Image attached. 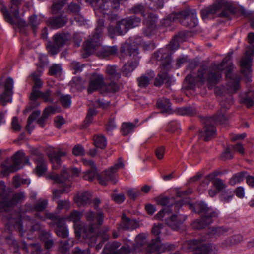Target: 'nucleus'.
<instances>
[{
  "mask_svg": "<svg viewBox=\"0 0 254 254\" xmlns=\"http://www.w3.org/2000/svg\"><path fill=\"white\" fill-rule=\"evenodd\" d=\"M64 3L63 1L54 3L52 6L53 14H56L64 6Z\"/></svg>",
  "mask_w": 254,
  "mask_h": 254,
  "instance_id": "774afa93",
  "label": "nucleus"
},
{
  "mask_svg": "<svg viewBox=\"0 0 254 254\" xmlns=\"http://www.w3.org/2000/svg\"><path fill=\"white\" fill-rule=\"evenodd\" d=\"M103 27V21H99L95 33L85 42L84 50L87 55L95 52L99 57L105 58L117 53L118 48L116 46L102 47L100 45L99 41L102 35Z\"/></svg>",
  "mask_w": 254,
  "mask_h": 254,
  "instance_id": "f03ea898",
  "label": "nucleus"
},
{
  "mask_svg": "<svg viewBox=\"0 0 254 254\" xmlns=\"http://www.w3.org/2000/svg\"><path fill=\"white\" fill-rule=\"evenodd\" d=\"M14 81L11 77L7 78L4 82L3 91L0 94V102L3 105L11 102L13 94Z\"/></svg>",
  "mask_w": 254,
  "mask_h": 254,
  "instance_id": "6ab92c4d",
  "label": "nucleus"
},
{
  "mask_svg": "<svg viewBox=\"0 0 254 254\" xmlns=\"http://www.w3.org/2000/svg\"><path fill=\"white\" fill-rule=\"evenodd\" d=\"M179 47L178 37L176 36L170 41L166 49H159L155 52L153 55V58L157 61H160L163 68H166L171 61L170 55L168 51H170L171 53H173L178 49Z\"/></svg>",
  "mask_w": 254,
  "mask_h": 254,
  "instance_id": "f8f14e48",
  "label": "nucleus"
},
{
  "mask_svg": "<svg viewBox=\"0 0 254 254\" xmlns=\"http://www.w3.org/2000/svg\"><path fill=\"white\" fill-rule=\"evenodd\" d=\"M25 154L23 151H18L13 156L11 160L7 159L6 162L2 165L4 170L3 174L15 172L22 167V162L25 160Z\"/></svg>",
  "mask_w": 254,
  "mask_h": 254,
  "instance_id": "2eb2a0df",
  "label": "nucleus"
},
{
  "mask_svg": "<svg viewBox=\"0 0 254 254\" xmlns=\"http://www.w3.org/2000/svg\"><path fill=\"white\" fill-rule=\"evenodd\" d=\"M82 214L77 211H73L65 218H63L65 221H71L74 223L75 232L76 235L81 234L83 236V228L81 227V218Z\"/></svg>",
  "mask_w": 254,
  "mask_h": 254,
  "instance_id": "5701e85b",
  "label": "nucleus"
},
{
  "mask_svg": "<svg viewBox=\"0 0 254 254\" xmlns=\"http://www.w3.org/2000/svg\"><path fill=\"white\" fill-rule=\"evenodd\" d=\"M156 201L158 204L165 207L163 209L168 210V212L174 211L175 212H177L182 207L183 204L181 202H178L174 203L173 198H170L166 196H160L156 199Z\"/></svg>",
  "mask_w": 254,
  "mask_h": 254,
  "instance_id": "aec40b11",
  "label": "nucleus"
},
{
  "mask_svg": "<svg viewBox=\"0 0 254 254\" xmlns=\"http://www.w3.org/2000/svg\"><path fill=\"white\" fill-rule=\"evenodd\" d=\"M10 1L11 4L10 7V10L13 15V17L11 16L7 7L5 5H2L0 9V11L3 14L5 20L11 25L15 24L16 22L18 21H20L22 22V20L20 19L19 17V6L23 0H10Z\"/></svg>",
  "mask_w": 254,
  "mask_h": 254,
  "instance_id": "4468645a",
  "label": "nucleus"
},
{
  "mask_svg": "<svg viewBox=\"0 0 254 254\" xmlns=\"http://www.w3.org/2000/svg\"><path fill=\"white\" fill-rule=\"evenodd\" d=\"M147 234L145 233H141L138 235L135 238L136 247L140 248L145 244Z\"/></svg>",
  "mask_w": 254,
  "mask_h": 254,
  "instance_id": "09e8293b",
  "label": "nucleus"
},
{
  "mask_svg": "<svg viewBox=\"0 0 254 254\" xmlns=\"http://www.w3.org/2000/svg\"><path fill=\"white\" fill-rule=\"evenodd\" d=\"M67 21L66 17L62 16L53 17L47 20L48 25L53 29H58L64 26L67 23Z\"/></svg>",
  "mask_w": 254,
  "mask_h": 254,
  "instance_id": "bb28decb",
  "label": "nucleus"
},
{
  "mask_svg": "<svg viewBox=\"0 0 254 254\" xmlns=\"http://www.w3.org/2000/svg\"><path fill=\"white\" fill-rule=\"evenodd\" d=\"M106 73L111 79H118L120 78V74L117 71L116 66L114 65L107 66Z\"/></svg>",
  "mask_w": 254,
  "mask_h": 254,
  "instance_id": "a19ab883",
  "label": "nucleus"
},
{
  "mask_svg": "<svg viewBox=\"0 0 254 254\" xmlns=\"http://www.w3.org/2000/svg\"><path fill=\"white\" fill-rule=\"evenodd\" d=\"M213 184L218 191H221L226 187L223 181L221 179L218 178L213 181Z\"/></svg>",
  "mask_w": 254,
  "mask_h": 254,
  "instance_id": "052dcab7",
  "label": "nucleus"
},
{
  "mask_svg": "<svg viewBox=\"0 0 254 254\" xmlns=\"http://www.w3.org/2000/svg\"><path fill=\"white\" fill-rule=\"evenodd\" d=\"M129 29L138 26L140 22L141 19L135 16H132L128 18H126Z\"/></svg>",
  "mask_w": 254,
  "mask_h": 254,
  "instance_id": "3c124183",
  "label": "nucleus"
},
{
  "mask_svg": "<svg viewBox=\"0 0 254 254\" xmlns=\"http://www.w3.org/2000/svg\"><path fill=\"white\" fill-rule=\"evenodd\" d=\"M147 74L148 76H147L146 75H142L137 79L139 87L142 88H146L149 84L150 80L155 75L154 72L151 70L148 71Z\"/></svg>",
  "mask_w": 254,
  "mask_h": 254,
  "instance_id": "473e14b6",
  "label": "nucleus"
},
{
  "mask_svg": "<svg viewBox=\"0 0 254 254\" xmlns=\"http://www.w3.org/2000/svg\"><path fill=\"white\" fill-rule=\"evenodd\" d=\"M67 153L65 151L59 150L57 152H53L49 155V159L53 164V168L58 169L61 165V157L64 156Z\"/></svg>",
  "mask_w": 254,
  "mask_h": 254,
  "instance_id": "c85d7f7f",
  "label": "nucleus"
},
{
  "mask_svg": "<svg viewBox=\"0 0 254 254\" xmlns=\"http://www.w3.org/2000/svg\"><path fill=\"white\" fill-rule=\"evenodd\" d=\"M190 209L195 213L201 214L199 220L194 221L192 227L195 229H201L211 224L214 218L217 217V214L212 209L208 208L206 204L202 202H197L194 204H189Z\"/></svg>",
  "mask_w": 254,
  "mask_h": 254,
  "instance_id": "20e7f679",
  "label": "nucleus"
},
{
  "mask_svg": "<svg viewBox=\"0 0 254 254\" xmlns=\"http://www.w3.org/2000/svg\"><path fill=\"white\" fill-rule=\"evenodd\" d=\"M135 128V125L132 123H124L122 126V131L124 135H128L132 132Z\"/></svg>",
  "mask_w": 254,
  "mask_h": 254,
  "instance_id": "de8ad7c7",
  "label": "nucleus"
},
{
  "mask_svg": "<svg viewBox=\"0 0 254 254\" xmlns=\"http://www.w3.org/2000/svg\"><path fill=\"white\" fill-rule=\"evenodd\" d=\"M91 200V194L88 191L80 192L77 193L76 196L74 198L75 203L79 206L86 205L90 203Z\"/></svg>",
  "mask_w": 254,
  "mask_h": 254,
  "instance_id": "cd10ccee",
  "label": "nucleus"
},
{
  "mask_svg": "<svg viewBox=\"0 0 254 254\" xmlns=\"http://www.w3.org/2000/svg\"><path fill=\"white\" fill-rule=\"evenodd\" d=\"M182 249L186 252H194L195 254H214L215 252L214 246L206 243L201 239L185 242Z\"/></svg>",
  "mask_w": 254,
  "mask_h": 254,
  "instance_id": "1a4fd4ad",
  "label": "nucleus"
},
{
  "mask_svg": "<svg viewBox=\"0 0 254 254\" xmlns=\"http://www.w3.org/2000/svg\"><path fill=\"white\" fill-rule=\"evenodd\" d=\"M61 66L59 64L53 65L49 69V74L51 75L59 74L61 73Z\"/></svg>",
  "mask_w": 254,
  "mask_h": 254,
  "instance_id": "e2e57ef3",
  "label": "nucleus"
},
{
  "mask_svg": "<svg viewBox=\"0 0 254 254\" xmlns=\"http://www.w3.org/2000/svg\"><path fill=\"white\" fill-rule=\"evenodd\" d=\"M221 106V111L214 117H207L205 119L203 130L199 133V137L207 141L216 135V130L214 126V124L219 123L221 124H225L228 120V116L225 115L226 109L230 108V105H225L223 102H220Z\"/></svg>",
  "mask_w": 254,
  "mask_h": 254,
  "instance_id": "7ed1b4c3",
  "label": "nucleus"
},
{
  "mask_svg": "<svg viewBox=\"0 0 254 254\" xmlns=\"http://www.w3.org/2000/svg\"><path fill=\"white\" fill-rule=\"evenodd\" d=\"M97 111L94 108H89L86 117L84 120L85 127L88 126L92 121L93 117L96 115Z\"/></svg>",
  "mask_w": 254,
  "mask_h": 254,
  "instance_id": "864d4df0",
  "label": "nucleus"
},
{
  "mask_svg": "<svg viewBox=\"0 0 254 254\" xmlns=\"http://www.w3.org/2000/svg\"><path fill=\"white\" fill-rule=\"evenodd\" d=\"M29 23L33 30L35 32L37 28L38 25L39 24V22L38 20L37 16L36 15H32L29 17Z\"/></svg>",
  "mask_w": 254,
  "mask_h": 254,
  "instance_id": "680f3d73",
  "label": "nucleus"
},
{
  "mask_svg": "<svg viewBox=\"0 0 254 254\" xmlns=\"http://www.w3.org/2000/svg\"><path fill=\"white\" fill-rule=\"evenodd\" d=\"M86 221L89 223V225L83 227V237L95 240L94 230L95 228L101 226L103 222L104 215L101 212L96 215L94 212L89 211L85 214Z\"/></svg>",
  "mask_w": 254,
  "mask_h": 254,
  "instance_id": "9d476101",
  "label": "nucleus"
},
{
  "mask_svg": "<svg viewBox=\"0 0 254 254\" xmlns=\"http://www.w3.org/2000/svg\"><path fill=\"white\" fill-rule=\"evenodd\" d=\"M121 51L133 59V61L127 63L123 67V74L126 76H129L138 64V46L134 42H127L122 45Z\"/></svg>",
  "mask_w": 254,
  "mask_h": 254,
  "instance_id": "0eeeda50",
  "label": "nucleus"
},
{
  "mask_svg": "<svg viewBox=\"0 0 254 254\" xmlns=\"http://www.w3.org/2000/svg\"><path fill=\"white\" fill-rule=\"evenodd\" d=\"M72 153L75 156H81L84 153V149L81 145H78L73 147Z\"/></svg>",
  "mask_w": 254,
  "mask_h": 254,
  "instance_id": "69168bd1",
  "label": "nucleus"
},
{
  "mask_svg": "<svg viewBox=\"0 0 254 254\" xmlns=\"http://www.w3.org/2000/svg\"><path fill=\"white\" fill-rule=\"evenodd\" d=\"M60 101L63 107L67 108L71 104V97L69 95H62L60 97Z\"/></svg>",
  "mask_w": 254,
  "mask_h": 254,
  "instance_id": "8fccbe9b",
  "label": "nucleus"
},
{
  "mask_svg": "<svg viewBox=\"0 0 254 254\" xmlns=\"http://www.w3.org/2000/svg\"><path fill=\"white\" fill-rule=\"evenodd\" d=\"M170 78L166 72L161 71L155 78L154 85L156 87H160L163 84L165 81L168 82Z\"/></svg>",
  "mask_w": 254,
  "mask_h": 254,
  "instance_id": "c9c22d12",
  "label": "nucleus"
},
{
  "mask_svg": "<svg viewBox=\"0 0 254 254\" xmlns=\"http://www.w3.org/2000/svg\"><path fill=\"white\" fill-rule=\"evenodd\" d=\"M94 142L95 146L101 149L104 148L107 145L106 139L104 136L101 135L95 136Z\"/></svg>",
  "mask_w": 254,
  "mask_h": 254,
  "instance_id": "49530a36",
  "label": "nucleus"
},
{
  "mask_svg": "<svg viewBox=\"0 0 254 254\" xmlns=\"http://www.w3.org/2000/svg\"><path fill=\"white\" fill-rule=\"evenodd\" d=\"M48 201L46 199L39 200L35 204L34 209L37 212L43 211L46 208Z\"/></svg>",
  "mask_w": 254,
  "mask_h": 254,
  "instance_id": "4d7b16f0",
  "label": "nucleus"
},
{
  "mask_svg": "<svg viewBox=\"0 0 254 254\" xmlns=\"http://www.w3.org/2000/svg\"><path fill=\"white\" fill-rule=\"evenodd\" d=\"M138 224L136 221L127 217L125 214H122V220L119 229L132 230L136 228Z\"/></svg>",
  "mask_w": 254,
  "mask_h": 254,
  "instance_id": "a878e982",
  "label": "nucleus"
},
{
  "mask_svg": "<svg viewBox=\"0 0 254 254\" xmlns=\"http://www.w3.org/2000/svg\"><path fill=\"white\" fill-rule=\"evenodd\" d=\"M164 5V0H150L148 4L149 9L154 11L163 8Z\"/></svg>",
  "mask_w": 254,
  "mask_h": 254,
  "instance_id": "a18cd8bd",
  "label": "nucleus"
},
{
  "mask_svg": "<svg viewBox=\"0 0 254 254\" xmlns=\"http://www.w3.org/2000/svg\"><path fill=\"white\" fill-rule=\"evenodd\" d=\"M48 178L53 180L55 183L59 184L61 188V190H53V197L54 199H57L62 194L68 193L71 190L72 182L69 179V173L65 167L63 168L60 175L51 173L48 175Z\"/></svg>",
  "mask_w": 254,
  "mask_h": 254,
  "instance_id": "6e6552de",
  "label": "nucleus"
},
{
  "mask_svg": "<svg viewBox=\"0 0 254 254\" xmlns=\"http://www.w3.org/2000/svg\"><path fill=\"white\" fill-rule=\"evenodd\" d=\"M246 175H247L246 172H241L234 174L229 180L230 184L234 186L241 182L245 178Z\"/></svg>",
  "mask_w": 254,
  "mask_h": 254,
  "instance_id": "79ce46f5",
  "label": "nucleus"
},
{
  "mask_svg": "<svg viewBox=\"0 0 254 254\" xmlns=\"http://www.w3.org/2000/svg\"><path fill=\"white\" fill-rule=\"evenodd\" d=\"M70 208V202L68 200H59L57 202V209L60 210L63 209H68Z\"/></svg>",
  "mask_w": 254,
  "mask_h": 254,
  "instance_id": "bf43d9fd",
  "label": "nucleus"
},
{
  "mask_svg": "<svg viewBox=\"0 0 254 254\" xmlns=\"http://www.w3.org/2000/svg\"><path fill=\"white\" fill-rule=\"evenodd\" d=\"M41 94L42 92L39 89H32L29 97L30 103L28 108L30 110L39 105L40 103L37 102L36 100L39 98H41Z\"/></svg>",
  "mask_w": 254,
  "mask_h": 254,
  "instance_id": "72a5a7b5",
  "label": "nucleus"
},
{
  "mask_svg": "<svg viewBox=\"0 0 254 254\" xmlns=\"http://www.w3.org/2000/svg\"><path fill=\"white\" fill-rule=\"evenodd\" d=\"M41 98L45 102L52 103L53 101L51 97V91L49 90H47L43 92H42Z\"/></svg>",
  "mask_w": 254,
  "mask_h": 254,
  "instance_id": "0e129e2a",
  "label": "nucleus"
},
{
  "mask_svg": "<svg viewBox=\"0 0 254 254\" xmlns=\"http://www.w3.org/2000/svg\"><path fill=\"white\" fill-rule=\"evenodd\" d=\"M121 243L114 241L104 248L102 254H129L132 249L133 243L128 241L127 245L122 246L120 249Z\"/></svg>",
  "mask_w": 254,
  "mask_h": 254,
  "instance_id": "f3484780",
  "label": "nucleus"
},
{
  "mask_svg": "<svg viewBox=\"0 0 254 254\" xmlns=\"http://www.w3.org/2000/svg\"><path fill=\"white\" fill-rule=\"evenodd\" d=\"M126 19H122L117 24V32L119 35H123L129 29Z\"/></svg>",
  "mask_w": 254,
  "mask_h": 254,
  "instance_id": "58836bf2",
  "label": "nucleus"
},
{
  "mask_svg": "<svg viewBox=\"0 0 254 254\" xmlns=\"http://www.w3.org/2000/svg\"><path fill=\"white\" fill-rule=\"evenodd\" d=\"M232 54V53H229L220 63H212L208 69L203 66L201 67L195 78H193L191 75H188L185 78L186 81L191 86H194L196 83H199L202 85L206 77L208 86L211 88L220 81L222 78V72L225 69L227 71L226 77L230 79L227 84L228 90L232 93L236 92L240 87V80L238 79H231L230 72L233 67L231 61Z\"/></svg>",
  "mask_w": 254,
  "mask_h": 254,
  "instance_id": "f257e3e1",
  "label": "nucleus"
},
{
  "mask_svg": "<svg viewBox=\"0 0 254 254\" xmlns=\"http://www.w3.org/2000/svg\"><path fill=\"white\" fill-rule=\"evenodd\" d=\"M174 18L179 19L180 22L184 26L190 28L195 27L197 25V18L195 11L185 10L173 14Z\"/></svg>",
  "mask_w": 254,
  "mask_h": 254,
  "instance_id": "dca6fc26",
  "label": "nucleus"
},
{
  "mask_svg": "<svg viewBox=\"0 0 254 254\" xmlns=\"http://www.w3.org/2000/svg\"><path fill=\"white\" fill-rule=\"evenodd\" d=\"M56 232L57 235L62 238H66L68 235V231L65 224L64 218H60L57 222Z\"/></svg>",
  "mask_w": 254,
  "mask_h": 254,
  "instance_id": "c756f323",
  "label": "nucleus"
},
{
  "mask_svg": "<svg viewBox=\"0 0 254 254\" xmlns=\"http://www.w3.org/2000/svg\"><path fill=\"white\" fill-rule=\"evenodd\" d=\"M124 167V164L121 158H119L118 162L108 169L105 170L101 175L98 177L100 184L102 185H107L108 182L110 181L112 184H116L118 182V175L116 173L121 168Z\"/></svg>",
  "mask_w": 254,
  "mask_h": 254,
  "instance_id": "ddd939ff",
  "label": "nucleus"
},
{
  "mask_svg": "<svg viewBox=\"0 0 254 254\" xmlns=\"http://www.w3.org/2000/svg\"><path fill=\"white\" fill-rule=\"evenodd\" d=\"M69 35L68 33H57L54 35V43L58 47H62L66 44L69 39Z\"/></svg>",
  "mask_w": 254,
  "mask_h": 254,
  "instance_id": "2f4dec72",
  "label": "nucleus"
},
{
  "mask_svg": "<svg viewBox=\"0 0 254 254\" xmlns=\"http://www.w3.org/2000/svg\"><path fill=\"white\" fill-rule=\"evenodd\" d=\"M242 240V237L241 235H234L231 237L227 238L222 243L224 248L231 246L235 245Z\"/></svg>",
  "mask_w": 254,
  "mask_h": 254,
  "instance_id": "4c0bfd02",
  "label": "nucleus"
},
{
  "mask_svg": "<svg viewBox=\"0 0 254 254\" xmlns=\"http://www.w3.org/2000/svg\"><path fill=\"white\" fill-rule=\"evenodd\" d=\"M220 9L223 10V11L219 14L220 17L229 18L234 11V7L231 2L225 0H217L216 2L213 5L201 10V14L202 19L205 20L211 17Z\"/></svg>",
  "mask_w": 254,
  "mask_h": 254,
  "instance_id": "423d86ee",
  "label": "nucleus"
},
{
  "mask_svg": "<svg viewBox=\"0 0 254 254\" xmlns=\"http://www.w3.org/2000/svg\"><path fill=\"white\" fill-rule=\"evenodd\" d=\"M252 57L253 53H249L248 51L247 50L244 56L242 58L240 61L242 72L246 76H247L249 81H250V75L252 72L251 65Z\"/></svg>",
  "mask_w": 254,
  "mask_h": 254,
  "instance_id": "4be33fe9",
  "label": "nucleus"
},
{
  "mask_svg": "<svg viewBox=\"0 0 254 254\" xmlns=\"http://www.w3.org/2000/svg\"><path fill=\"white\" fill-rule=\"evenodd\" d=\"M119 91L118 85L114 83L111 82L109 84H106L104 83L102 86L100 92L104 94H114Z\"/></svg>",
  "mask_w": 254,
  "mask_h": 254,
  "instance_id": "f704fd0d",
  "label": "nucleus"
},
{
  "mask_svg": "<svg viewBox=\"0 0 254 254\" xmlns=\"http://www.w3.org/2000/svg\"><path fill=\"white\" fill-rule=\"evenodd\" d=\"M157 107L163 112H168L171 110V104L169 100L166 98L158 100L157 102Z\"/></svg>",
  "mask_w": 254,
  "mask_h": 254,
  "instance_id": "ea45409f",
  "label": "nucleus"
},
{
  "mask_svg": "<svg viewBox=\"0 0 254 254\" xmlns=\"http://www.w3.org/2000/svg\"><path fill=\"white\" fill-rule=\"evenodd\" d=\"M47 170V165L44 161L43 157L40 156L39 160L37 162L36 168V172L38 176H40L43 174Z\"/></svg>",
  "mask_w": 254,
  "mask_h": 254,
  "instance_id": "37998d69",
  "label": "nucleus"
},
{
  "mask_svg": "<svg viewBox=\"0 0 254 254\" xmlns=\"http://www.w3.org/2000/svg\"><path fill=\"white\" fill-rule=\"evenodd\" d=\"M113 200L117 203H122L125 200V195L123 193L119 194H113L112 196Z\"/></svg>",
  "mask_w": 254,
  "mask_h": 254,
  "instance_id": "338daca9",
  "label": "nucleus"
},
{
  "mask_svg": "<svg viewBox=\"0 0 254 254\" xmlns=\"http://www.w3.org/2000/svg\"><path fill=\"white\" fill-rule=\"evenodd\" d=\"M104 77L101 74L93 73L90 74L87 90L88 93H91L102 88L104 83Z\"/></svg>",
  "mask_w": 254,
  "mask_h": 254,
  "instance_id": "412c9836",
  "label": "nucleus"
},
{
  "mask_svg": "<svg viewBox=\"0 0 254 254\" xmlns=\"http://www.w3.org/2000/svg\"><path fill=\"white\" fill-rule=\"evenodd\" d=\"M40 114V110H36L34 111L28 117L27 120V124L26 127L28 130H30V125L31 123L36 119V118Z\"/></svg>",
  "mask_w": 254,
  "mask_h": 254,
  "instance_id": "13d9d810",
  "label": "nucleus"
},
{
  "mask_svg": "<svg viewBox=\"0 0 254 254\" xmlns=\"http://www.w3.org/2000/svg\"><path fill=\"white\" fill-rule=\"evenodd\" d=\"M225 231L222 227H212L209 230L208 235L210 237H217L222 234Z\"/></svg>",
  "mask_w": 254,
  "mask_h": 254,
  "instance_id": "5fc2aeb1",
  "label": "nucleus"
},
{
  "mask_svg": "<svg viewBox=\"0 0 254 254\" xmlns=\"http://www.w3.org/2000/svg\"><path fill=\"white\" fill-rule=\"evenodd\" d=\"M233 194L231 191H227L222 193L220 199L224 203L229 202L233 198Z\"/></svg>",
  "mask_w": 254,
  "mask_h": 254,
  "instance_id": "6e6d98bb",
  "label": "nucleus"
},
{
  "mask_svg": "<svg viewBox=\"0 0 254 254\" xmlns=\"http://www.w3.org/2000/svg\"><path fill=\"white\" fill-rule=\"evenodd\" d=\"M24 193L12 194L5 190L3 182H0V210L8 211L24 199Z\"/></svg>",
  "mask_w": 254,
  "mask_h": 254,
  "instance_id": "39448f33",
  "label": "nucleus"
},
{
  "mask_svg": "<svg viewBox=\"0 0 254 254\" xmlns=\"http://www.w3.org/2000/svg\"><path fill=\"white\" fill-rule=\"evenodd\" d=\"M82 161L83 164L89 168L88 170L84 173L83 178L86 180L92 181L98 174L95 162L86 159H83Z\"/></svg>",
  "mask_w": 254,
  "mask_h": 254,
  "instance_id": "b1692460",
  "label": "nucleus"
},
{
  "mask_svg": "<svg viewBox=\"0 0 254 254\" xmlns=\"http://www.w3.org/2000/svg\"><path fill=\"white\" fill-rule=\"evenodd\" d=\"M164 229L165 227L163 224L160 223L155 224L152 228L151 233L153 236L158 237L161 233H163Z\"/></svg>",
  "mask_w": 254,
  "mask_h": 254,
  "instance_id": "603ef678",
  "label": "nucleus"
},
{
  "mask_svg": "<svg viewBox=\"0 0 254 254\" xmlns=\"http://www.w3.org/2000/svg\"><path fill=\"white\" fill-rule=\"evenodd\" d=\"M174 211L168 212L166 209L161 210L155 216L158 220H162L164 218L166 224L171 229L176 230L185 222L186 219L185 215L181 214H173Z\"/></svg>",
  "mask_w": 254,
  "mask_h": 254,
  "instance_id": "9b49d317",
  "label": "nucleus"
},
{
  "mask_svg": "<svg viewBox=\"0 0 254 254\" xmlns=\"http://www.w3.org/2000/svg\"><path fill=\"white\" fill-rule=\"evenodd\" d=\"M57 109L56 107L52 106H49L46 107L44 109L42 116L37 120L38 125L42 127H43L49 115L51 114H54L57 111Z\"/></svg>",
  "mask_w": 254,
  "mask_h": 254,
  "instance_id": "7c9ffc66",
  "label": "nucleus"
},
{
  "mask_svg": "<svg viewBox=\"0 0 254 254\" xmlns=\"http://www.w3.org/2000/svg\"><path fill=\"white\" fill-rule=\"evenodd\" d=\"M29 223L31 225V226L30 228L28 230L27 238L28 239H31L32 238V237L31 236V235H32L35 233L37 234L39 233L40 225L38 223H34V222L30 219H29Z\"/></svg>",
  "mask_w": 254,
  "mask_h": 254,
  "instance_id": "c03bdc74",
  "label": "nucleus"
},
{
  "mask_svg": "<svg viewBox=\"0 0 254 254\" xmlns=\"http://www.w3.org/2000/svg\"><path fill=\"white\" fill-rule=\"evenodd\" d=\"M173 245L169 244H162L159 237L153 239L147 246L146 251L148 254L155 253L159 254L163 252L169 251L173 249Z\"/></svg>",
  "mask_w": 254,
  "mask_h": 254,
  "instance_id": "a211bd4d",
  "label": "nucleus"
},
{
  "mask_svg": "<svg viewBox=\"0 0 254 254\" xmlns=\"http://www.w3.org/2000/svg\"><path fill=\"white\" fill-rule=\"evenodd\" d=\"M158 17L156 15L150 14L148 15L147 19L145 21L146 28L143 29V34L147 37L154 34L156 29V23Z\"/></svg>",
  "mask_w": 254,
  "mask_h": 254,
  "instance_id": "393cba45",
  "label": "nucleus"
},
{
  "mask_svg": "<svg viewBox=\"0 0 254 254\" xmlns=\"http://www.w3.org/2000/svg\"><path fill=\"white\" fill-rule=\"evenodd\" d=\"M42 71H40L38 69L36 71L32 73L30 76L29 78H31L34 82V85L32 87V89H39L41 88L43 85V83L41 80L39 79V77L42 74Z\"/></svg>",
  "mask_w": 254,
  "mask_h": 254,
  "instance_id": "e433bc0d",
  "label": "nucleus"
}]
</instances>
